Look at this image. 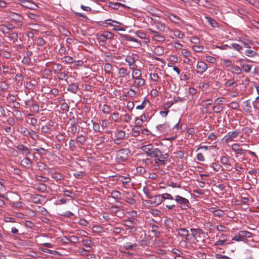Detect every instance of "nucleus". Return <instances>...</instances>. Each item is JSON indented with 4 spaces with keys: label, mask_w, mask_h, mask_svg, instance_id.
<instances>
[{
    "label": "nucleus",
    "mask_w": 259,
    "mask_h": 259,
    "mask_svg": "<svg viewBox=\"0 0 259 259\" xmlns=\"http://www.w3.org/2000/svg\"><path fill=\"white\" fill-rule=\"evenodd\" d=\"M169 155L158 148L152 157L154 158L155 167H159L166 164Z\"/></svg>",
    "instance_id": "f257e3e1"
},
{
    "label": "nucleus",
    "mask_w": 259,
    "mask_h": 259,
    "mask_svg": "<svg viewBox=\"0 0 259 259\" xmlns=\"http://www.w3.org/2000/svg\"><path fill=\"white\" fill-rule=\"evenodd\" d=\"M252 236V233L245 230L240 231L233 238L232 240L235 241H243L246 242L249 238Z\"/></svg>",
    "instance_id": "f03ea898"
},
{
    "label": "nucleus",
    "mask_w": 259,
    "mask_h": 259,
    "mask_svg": "<svg viewBox=\"0 0 259 259\" xmlns=\"http://www.w3.org/2000/svg\"><path fill=\"white\" fill-rule=\"evenodd\" d=\"M114 34L109 31H105L103 33L99 34L97 38V39L100 46H105L106 44V41L108 39H111Z\"/></svg>",
    "instance_id": "7ed1b4c3"
},
{
    "label": "nucleus",
    "mask_w": 259,
    "mask_h": 259,
    "mask_svg": "<svg viewBox=\"0 0 259 259\" xmlns=\"http://www.w3.org/2000/svg\"><path fill=\"white\" fill-rule=\"evenodd\" d=\"M174 199L182 209L186 210L189 208L190 202L188 199L178 195L175 196Z\"/></svg>",
    "instance_id": "20e7f679"
},
{
    "label": "nucleus",
    "mask_w": 259,
    "mask_h": 259,
    "mask_svg": "<svg viewBox=\"0 0 259 259\" xmlns=\"http://www.w3.org/2000/svg\"><path fill=\"white\" fill-rule=\"evenodd\" d=\"M131 154L128 149L124 148L119 150L117 152V159L119 161H125L127 160Z\"/></svg>",
    "instance_id": "39448f33"
},
{
    "label": "nucleus",
    "mask_w": 259,
    "mask_h": 259,
    "mask_svg": "<svg viewBox=\"0 0 259 259\" xmlns=\"http://www.w3.org/2000/svg\"><path fill=\"white\" fill-rule=\"evenodd\" d=\"M141 149L145 153L147 154V156L152 157L158 148L154 147V146L151 144H149L147 145H143L142 146Z\"/></svg>",
    "instance_id": "423d86ee"
},
{
    "label": "nucleus",
    "mask_w": 259,
    "mask_h": 259,
    "mask_svg": "<svg viewBox=\"0 0 259 259\" xmlns=\"http://www.w3.org/2000/svg\"><path fill=\"white\" fill-rule=\"evenodd\" d=\"M239 134L240 132L239 131L230 132L223 137V140L226 143H228L233 141L234 138H237L239 135Z\"/></svg>",
    "instance_id": "0eeeda50"
},
{
    "label": "nucleus",
    "mask_w": 259,
    "mask_h": 259,
    "mask_svg": "<svg viewBox=\"0 0 259 259\" xmlns=\"http://www.w3.org/2000/svg\"><path fill=\"white\" fill-rule=\"evenodd\" d=\"M146 201L152 206H157L161 204L162 202L161 196L160 195H156L155 196L152 195L150 199L149 200H146Z\"/></svg>",
    "instance_id": "6e6552de"
},
{
    "label": "nucleus",
    "mask_w": 259,
    "mask_h": 259,
    "mask_svg": "<svg viewBox=\"0 0 259 259\" xmlns=\"http://www.w3.org/2000/svg\"><path fill=\"white\" fill-rule=\"evenodd\" d=\"M18 3L22 7L32 10H35L37 8V5L32 1L28 0H19Z\"/></svg>",
    "instance_id": "1a4fd4ad"
},
{
    "label": "nucleus",
    "mask_w": 259,
    "mask_h": 259,
    "mask_svg": "<svg viewBox=\"0 0 259 259\" xmlns=\"http://www.w3.org/2000/svg\"><path fill=\"white\" fill-rule=\"evenodd\" d=\"M192 235L194 237L196 241H199L202 239L201 235L203 234V231L200 228H191L190 229Z\"/></svg>",
    "instance_id": "9d476101"
},
{
    "label": "nucleus",
    "mask_w": 259,
    "mask_h": 259,
    "mask_svg": "<svg viewBox=\"0 0 259 259\" xmlns=\"http://www.w3.org/2000/svg\"><path fill=\"white\" fill-rule=\"evenodd\" d=\"M136 59L135 57L132 56L127 55L125 58V61L127 63L130 69H135L138 67V66L136 64Z\"/></svg>",
    "instance_id": "9b49d317"
},
{
    "label": "nucleus",
    "mask_w": 259,
    "mask_h": 259,
    "mask_svg": "<svg viewBox=\"0 0 259 259\" xmlns=\"http://www.w3.org/2000/svg\"><path fill=\"white\" fill-rule=\"evenodd\" d=\"M177 231L178 235L182 237V239H185L187 241L190 240V238H189L190 235L188 230L185 228H179L177 229Z\"/></svg>",
    "instance_id": "f8f14e48"
},
{
    "label": "nucleus",
    "mask_w": 259,
    "mask_h": 259,
    "mask_svg": "<svg viewBox=\"0 0 259 259\" xmlns=\"http://www.w3.org/2000/svg\"><path fill=\"white\" fill-rule=\"evenodd\" d=\"M197 73L202 74L207 69L206 64L203 61L198 62L196 65Z\"/></svg>",
    "instance_id": "ddd939ff"
},
{
    "label": "nucleus",
    "mask_w": 259,
    "mask_h": 259,
    "mask_svg": "<svg viewBox=\"0 0 259 259\" xmlns=\"http://www.w3.org/2000/svg\"><path fill=\"white\" fill-rule=\"evenodd\" d=\"M16 147L23 155L27 156L30 154L31 149L23 144H19Z\"/></svg>",
    "instance_id": "4468645a"
},
{
    "label": "nucleus",
    "mask_w": 259,
    "mask_h": 259,
    "mask_svg": "<svg viewBox=\"0 0 259 259\" xmlns=\"http://www.w3.org/2000/svg\"><path fill=\"white\" fill-rule=\"evenodd\" d=\"M139 222L135 218H129L124 221V226L130 229L134 225H138Z\"/></svg>",
    "instance_id": "2eb2a0df"
},
{
    "label": "nucleus",
    "mask_w": 259,
    "mask_h": 259,
    "mask_svg": "<svg viewBox=\"0 0 259 259\" xmlns=\"http://www.w3.org/2000/svg\"><path fill=\"white\" fill-rule=\"evenodd\" d=\"M21 165L26 169L31 168L33 166V161L28 157H25L20 162Z\"/></svg>",
    "instance_id": "dca6fc26"
},
{
    "label": "nucleus",
    "mask_w": 259,
    "mask_h": 259,
    "mask_svg": "<svg viewBox=\"0 0 259 259\" xmlns=\"http://www.w3.org/2000/svg\"><path fill=\"white\" fill-rule=\"evenodd\" d=\"M156 128L161 133L165 134L168 133L170 130V126L167 123L159 124L156 126Z\"/></svg>",
    "instance_id": "f3484780"
},
{
    "label": "nucleus",
    "mask_w": 259,
    "mask_h": 259,
    "mask_svg": "<svg viewBox=\"0 0 259 259\" xmlns=\"http://www.w3.org/2000/svg\"><path fill=\"white\" fill-rule=\"evenodd\" d=\"M79 90V84L78 83H72L68 85L67 88V91L72 93L77 94Z\"/></svg>",
    "instance_id": "a211bd4d"
},
{
    "label": "nucleus",
    "mask_w": 259,
    "mask_h": 259,
    "mask_svg": "<svg viewBox=\"0 0 259 259\" xmlns=\"http://www.w3.org/2000/svg\"><path fill=\"white\" fill-rule=\"evenodd\" d=\"M130 74V72L125 68L122 67L118 69V78H123L126 77Z\"/></svg>",
    "instance_id": "6ab92c4d"
},
{
    "label": "nucleus",
    "mask_w": 259,
    "mask_h": 259,
    "mask_svg": "<svg viewBox=\"0 0 259 259\" xmlns=\"http://www.w3.org/2000/svg\"><path fill=\"white\" fill-rule=\"evenodd\" d=\"M243 109L246 113H250L252 111V107L249 100H246L243 103Z\"/></svg>",
    "instance_id": "aec40b11"
},
{
    "label": "nucleus",
    "mask_w": 259,
    "mask_h": 259,
    "mask_svg": "<svg viewBox=\"0 0 259 259\" xmlns=\"http://www.w3.org/2000/svg\"><path fill=\"white\" fill-rule=\"evenodd\" d=\"M118 180L122 182L124 187L127 188L131 179L128 177L119 176Z\"/></svg>",
    "instance_id": "412c9836"
},
{
    "label": "nucleus",
    "mask_w": 259,
    "mask_h": 259,
    "mask_svg": "<svg viewBox=\"0 0 259 259\" xmlns=\"http://www.w3.org/2000/svg\"><path fill=\"white\" fill-rule=\"evenodd\" d=\"M210 210V211L212 212L213 214L215 216L222 217L225 214V212L223 210L216 209L214 207H211Z\"/></svg>",
    "instance_id": "4be33fe9"
},
{
    "label": "nucleus",
    "mask_w": 259,
    "mask_h": 259,
    "mask_svg": "<svg viewBox=\"0 0 259 259\" xmlns=\"http://www.w3.org/2000/svg\"><path fill=\"white\" fill-rule=\"evenodd\" d=\"M224 86L226 88H229V87H233V88H236L237 87V84L236 82L234 80V78L228 79L227 81H226V82L224 83Z\"/></svg>",
    "instance_id": "5701e85b"
},
{
    "label": "nucleus",
    "mask_w": 259,
    "mask_h": 259,
    "mask_svg": "<svg viewBox=\"0 0 259 259\" xmlns=\"http://www.w3.org/2000/svg\"><path fill=\"white\" fill-rule=\"evenodd\" d=\"M154 26L156 27V28L160 31H163L165 30V25L159 21H154Z\"/></svg>",
    "instance_id": "b1692460"
},
{
    "label": "nucleus",
    "mask_w": 259,
    "mask_h": 259,
    "mask_svg": "<svg viewBox=\"0 0 259 259\" xmlns=\"http://www.w3.org/2000/svg\"><path fill=\"white\" fill-rule=\"evenodd\" d=\"M133 70L132 71V77L134 79L137 77H140L142 76V72L140 69H138V67L135 69H131Z\"/></svg>",
    "instance_id": "393cba45"
},
{
    "label": "nucleus",
    "mask_w": 259,
    "mask_h": 259,
    "mask_svg": "<svg viewBox=\"0 0 259 259\" xmlns=\"http://www.w3.org/2000/svg\"><path fill=\"white\" fill-rule=\"evenodd\" d=\"M137 244L131 242H125L123 244V248L126 250H132L134 247H137Z\"/></svg>",
    "instance_id": "a878e982"
},
{
    "label": "nucleus",
    "mask_w": 259,
    "mask_h": 259,
    "mask_svg": "<svg viewBox=\"0 0 259 259\" xmlns=\"http://www.w3.org/2000/svg\"><path fill=\"white\" fill-rule=\"evenodd\" d=\"M205 19H206L207 22L209 23L210 25L212 28H216L219 26L218 23L213 19V18L210 17H205Z\"/></svg>",
    "instance_id": "bb28decb"
},
{
    "label": "nucleus",
    "mask_w": 259,
    "mask_h": 259,
    "mask_svg": "<svg viewBox=\"0 0 259 259\" xmlns=\"http://www.w3.org/2000/svg\"><path fill=\"white\" fill-rule=\"evenodd\" d=\"M10 17L12 20L17 21L19 24H20L21 25L22 24V17L19 14L15 13H13L12 14H11Z\"/></svg>",
    "instance_id": "cd10ccee"
},
{
    "label": "nucleus",
    "mask_w": 259,
    "mask_h": 259,
    "mask_svg": "<svg viewBox=\"0 0 259 259\" xmlns=\"http://www.w3.org/2000/svg\"><path fill=\"white\" fill-rule=\"evenodd\" d=\"M64 239L71 243H76L78 242L79 238L76 236H70L69 237H64Z\"/></svg>",
    "instance_id": "c85d7f7f"
},
{
    "label": "nucleus",
    "mask_w": 259,
    "mask_h": 259,
    "mask_svg": "<svg viewBox=\"0 0 259 259\" xmlns=\"http://www.w3.org/2000/svg\"><path fill=\"white\" fill-rule=\"evenodd\" d=\"M109 6L112 9L117 10L120 7H125V6L124 4H122L120 3L116 2V3H109Z\"/></svg>",
    "instance_id": "c756f323"
},
{
    "label": "nucleus",
    "mask_w": 259,
    "mask_h": 259,
    "mask_svg": "<svg viewBox=\"0 0 259 259\" xmlns=\"http://www.w3.org/2000/svg\"><path fill=\"white\" fill-rule=\"evenodd\" d=\"M131 232H138L141 233H142L141 236H142L143 234H144V235H146L145 232L142 230V228L140 227H139L138 225H135L131 227V228L130 229Z\"/></svg>",
    "instance_id": "7c9ffc66"
},
{
    "label": "nucleus",
    "mask_w": 259,
    "mask_h": 259,
    "mask_svg": "<svg viewBox=\"0 0 259 259\" xmlns=\"http://www.w3.org/2000/svg\"><path fill=\"white\" fill-rule=\"evenodd\" d=\"M125 136V133L124 131L121 130L117 131L114 134V137L120 140L124 139Z\"/></svg>",
    "instance_id": "2f4dec72"
},
{
    "label": "nucleus",
    "mask_w": 259,
    "mask_h": 259,
    "mask_svg": "<svg viewBox=\"0 0 259 259\" xmlns=\"http://www.w3.org/2000/svg\"><path fill=\"white\" fill-rule=\"evenodd\" d=\"M92 230L93 232L99 234L104 232V228L99 225H94L92 228Z\"/></svg>",
    "instance_id": "473e14b6"
},
{
    "label": "nucleus",
    "mask_w": 259,
    "mask_h": 259,
    "mask_svg": "<svg viewBox=\"0 0 259 259\" xmlns=\"http://www.w3.org/2000/svg\"><path fill=\"white\" fill-rule=\"evenodd\" d=\"M217 136L213 133H210L208 135V138L206 141V143L209 144H211V142L215 140Z\"/></svg>",
    "instance_id": "72a5a7b5"
},
{
    "label": "nucleus",
    "mask_w": 259,
    "mask_h": 259,
    "mask_svg": "<svg viewBox=\"0 0 259 259\" xmlns=\"http://www.w3.org/2000/svg\"><path fill=\"white\" fill-rule=\"evenodd\" d=\"M109 118L114 122H119L120 119L119 114L118 112H114L110 116Z\"/></svg>",
    "instance_id": "f704fd0d"
},
{
    "label": "nucleus",
    "mask_w": 259,
    "mask_h": 259,
    "mask_svg": "<svg viewBox=\"0 0 259 259\" xmlns=\"http://www.w3.org/2000/svg\"><path fill=\"white\" fill-rule=\"evenodd\" d=\"M91 122L93 123V128L94 132L103 133V132L100 130L101 127L99 123L95 122L93 120H92Z\"/></svg>",
    "instance_id": "c9c22d12"
},
{
    "label": "nucleus",
    "mask_w": 259,
    "mask_h": 259,
    "mask_svg": "<svg viewBox=\"0 0 259 259\" xmlns=\"http://www.w3.org/2000/svg\"><path fill=\"white\" fill-rule=\"evenodd\" d=\"M142 128L134 126L132 129V135L134 137H137L140 135Z\"/></svg>",
    "instance_id": "e433bc0d"
},
{
    "label": "nucleus",
    "mask_w": 259,
    "mask_h": 259,
    "mask_svg": "<svg viewBox=\"0 0 259 259\" xmlns=\"http://www.w3.org/2000/svg\"><path fill=\"white\" fill-rule=\"evenodd\" d=\"M68 132H71L73 134H75L78 130L77 126L75 123H71L70 126L68 127Z\"/></svg>",
    "instance_id": "4c0bfd02"
},
{
    "label": "nucleus",
    "mask_w": 259,
    "mask_h": 259,
    "mask_svg": "<svg viewBox=\"0 0 259 259\" xmlns=\"http://www.w3.org/2000/svg\"><path fill=\"white\" fill-rule=\"evenodd\" d=\"M39 249L44 252L50 253L53 255H57L58 254V251L56 250H50L46 248L40 247Z\"/></svg>",
    "instance_id": "58836bf2"
},
{
    "label": "nucleus",
    "mask_w": 259,
    "mask_h": 259,
    "mask_svg": "<svg viewBox=\"0 0 259 259\" xmlns=\"http://www.w3.org/2000/svg\"><path fill=\"white\" fill-rule=\"evenodd\" d=\"M111 197L115 199H120L121 198V193L119 191L114 190L111 193Z\"/></svg>",
    "instance_id": "ea45409f"
},
{
    "label": "nucleus",
    "mask_w": 259,
    "mask_h": 259,
    "mask_svg": "<svg viewBox=\"0 0 259 259\" xmlns=\"http://www.w3.org/2000/svg\"><path fill=\"white\" fill-rule=\"evenodd\" d=\"M244 54H245L246 56L249 57H253L257 55V53L255 51L249 49L246 50L245 51Z\"/></svg>",
    "instance_id": "a19ab883"
},
{
    "label": "nucleus",
    "mask_w": 259,
    "mask_h": 259,
    "mask_svg": "<svg viewBox=\"0 0 259 259\" xmlns=\"http://www.w3.org/2000/svg\"><path fill=\"white\" fill-rule=\"evenodd\" d=\"M51 177L54 180L58 181L63 179V176L59 172H53L51 174Z\"/></svg>",
    "instance_id": "79ce46f5"
},
{
    "label": "nucleus",
    "mask_w": 259,
    "mask_h": 259,
    "mask_svg": "<svg viewBox=\"0 0 259 259\" xmlns=\"http://www.w3.org/2000/svg\"><path fill=\"white\" fill-rule=\"evenodd\" d=\"M173 33L175 36L178 37L179 38L182 39L185 36L184 33H183L181 31L178 29H175L173 31Z\"/></svg>",
    "instance_id": "37998d69"
},
{
    "label": "nucleus",
    "mask_w": 259,
    "mask_h": 259,
    "mask_svg": "<svg viewBox=\"0 0 259 259\" xmlns=\"http://www.w3.org/2000/svg\"><path fill=\"white\" fill-rule=\"evenodd\" d=\"M76 141L81 145H83L87 141V138L83 135H80L76 137Z\"/></svg>",
    "instance_id": "c03bdc74"
},
{
    "label": "nucleus",
    "mask_w": 259,
    "mask_h": 259,
    "mask_svg": "<svg viewBox=\"0 0 259 259\" xmlns=\"http://www.w3.org/2000/svg\"><path fill=\"white\" fill-rule=\"evenodd\" d=\"M103 113L109 114L111 112V107L107 104H104L102 109Z\"/></svg>",
    "instance_id": "a18cd8bd"
},
{
    "label": "nucleus",
    "mask_w": 259,
    "mask_h": 259,
    "mask_svg": "<svg viewBox=\"0 0 259 259\" xmlns=\"http://www.w3.org/2000/svg\"><path fill=\"white\" fill-rule=\"evenodd\" d=\"M135 82L138 86H142L145 84V80L140 77H137L134 79Z\"/></svg>",
    "instance_id": "49530a36"
},
{
    "label": "nucleus",
    "mask_w": 259,
    "mask_h": 259,
    "mask_svg": "<svg viewBox=\"0 0 259 259\" xmlns=\"http://www.w3.org/2000/svg\"><path fill=\"white\" fill-rule=\"evenodd\" d=\"M41 131L44 134H50L51 130L48 125H43L41 127Z\"/></svg>",
    "instance_id": "de8ad7c7"
},
{
    "label": "nucleus",
    "mask_w": 259,
    "mask_h": 259,
    "mask_svg": "<svg viewBox=\"0 0 259 259\" xmlns=\"http://www.w3.org/2000/svg\"><path fill=\"white\" fill-rule=\"evenodd\" d=\"M36 189L38 191L44 192L47 190V186L45 184L40 183L37 185Z\"/></svg>",
    "instance_id": "09e8293b"
},
{
    "label": "nucleus",
    "mask_w": 259,
    "mask_h": 259,
    "mask_svg": "<svg viewBox=\"0 0 259 259\" xmlns=\"http://www.w3.org/2000/svg\"><path fill=\"white\" fill-rule=\"evenodd\" d=\"M29 134V137H30L33 140L36 141L39 139V136L35 131H30Z\"/></svg>",
    "instance_id": "8fccbe9b"
},
{
    "label": "nucleus",
    "mask_w": 259,
    "mask_h": 259,
    "mask_svg": "<svg viewBox=\"0 0 259 259\" xmlns=\"http://www.w3.org/2000/svg\"><path fill=\"white\" fill-rule=\"evenodd\" d=\"M64 195L66 197H69L71 198H73L75 195V194L73 192V191H70L69 190H65L63 191Z\"/></svg>",
    "instance_id": "3c124183"
},
{
    "label": "nucleus",
    "mask_w": 259,
    "mask_h": 259,
    "mask_svg": "<svg viewBox=\"0 0 259 259\" xmlns=\"http://www.w3.org/2000/svg\"><path fill=\"white\" fill-rule=\"evenodd\" d=\"M153 39L159 42H164L165 40V38L164 36L160 35L159 33L157 35L153 36Z\"/></svg>",
    "instance_id": "603ef678"
},
{
    "label": "nucleus",
    "mask_w": 259,
    "mask_h": 259,
    "mask_svg": "<svg viewBox=\"0 0 259 259\" xmlns=\"http://www.w3.org/2000/svg\"><path fill=\"white\" fill-rule=\"evenodd\" d=\"M9 87V85L5 81H1L0 82V88L2 91L4 92L7 90Z\"/></svg>",
    "instance_id": "864d4df0"
},
{
    "label": "nucleus",
    "mask_w": 259,
    "mask_h": 259,
    "mask_svg": "<svg viewBox=\"0 0 259 259\" xmlns=\"http://www.w3.org/2000/svg\"><path fill=\"white\" fill-rule=\"evenodd\" d=\"M188 99L187 96H185L184 98L180 97H175L174 98V101L175 103L183 102Z\"/></svg>",
    "instance_id": "5fc2aeb1"
},
{
    "label": "nucleus",
    "mask_w": 259,
    "mask_h": 259,
    "mask_svg": "<svg viewBox=\"0 0 259 259\" xmlns=\"http://www.w3.org/2000/svg\"><path fill=\"white\" fill-rule=\"evenodd\" d=\"M105 138L104 136L99 137L95 140V143L97 145H99L105 142Z\"/></svg>",
    "instance_id": "6e6d98bb"
},
{
    "label": "nucleus",
    "mask_w": 259,
    "mask_h": 259,
    "mask_svg": "<svg viewBox=\"0 0 259 259\" xmlns=\"http://www.w3.org/2000/svg\"><path fill=\"white\" fill-rule=\"evenodd\" d=\"M112 66L109 63H105L104 65V71L106 73L109 74L112 69Z\"/></svg>",
    "instance_id": "4d7b16f0"
},
{
    "label": "nucleus",
    "mask_w": 259,
    "mask_h": 259,
    "mask_svg": "<svg viewBox=\"0 0 259 259\" xmlns=\"http://www.w3.org/2000/svg\"><path fill=\"white\" fill-rule=\"evenodd\" d=\"M161 196L162 202L164 199H169V200H174V197L168 193H164L162 195H160Z\"/></svg>",
    "instance_id": "13d9d810"
},
{
    "label": "nucleus",
    "mask_w": 259,
    "mask_h": 259,
    "mask_svg": "<svg viewBox=\"0 0 259 259\" xmlns=\"http://www.w3.org/2000/svg\"><path fill=\"white\" fill-rule=\"evenodd\" d=\"M217 238H219V239L225 241L226 242L228 241L227 240V235L223 233H218L216 235Z\"/></svg>",
    "instance_id": "bf43d9fd"
},
{
    "label": "nucleus",
    "mask_w": 259,
    "mask_h": 259,
    "mask_svg": "<svg viewBox=\"0 0 259 259\" xmlns=\"http://www.w3.org/2000/svg\"><path fill=\"white\" fill-rule=\"evenodd\" d=\"M122 38H124L125 40H126L137 42H138V40L137 38L127 35H123Z\"/></svg>",
    "instance_id": "052dcab7"
},
{
    "label": "nucleus",
    "mask_w": 259,
    "mask_h": 259,
    "mask_svg": "<svg viewBox=\"0 0 259 259\" xmlns=\"http://www.w3.org/2000/svg\"><path fill=\"white\" fill-rule=\"evenodd\" d=\"M211 166L215 171L219 170L221 168H223L222 166L220 163H219L218 162L212 163L211 164Z\"/></svg>",
    "instance_id": "680f3d73"
},
{
    "label": "nucleus",
    "mask_w": 259,
    "mask_h": 259,
    "mask_svg": "<svg viewBox=\"0 0 259 259\" xmlns=\"http://www.w3.org/2000/svg\"><path fill=\"white\" fill-rule=\"evenodd\" d=\"M149 103L148 100H144L140 105L137 106L136 109L138 110L143 109L146 107V104Z\"/></svg>",
    "instance_id": "e2e57ef3"
},
{
    "label": "nucleus",
    "mask_w": 259,
    "mask_h": 259,
    "mask_svg": "<svg viewBox=\"0 0 259 259\" xmlns=\"http://www.w3.org/2000/svg\"><path fill=\"white\" fill-rule=\"evenodd\" d=\"M205 60L208 63L213 64L216 62L217 60L215 57L210 56H206Z\"/></svg>",
    "instance_id": "0e129e2a"
},
{
    "label": "nucleus",
    "mask_w": 259,
    "mask_h": 259,
    "mask_svg": "<svg viewBox=\"0 0 259 259\" xmlns=\"http://www.w3.org/2000/svg\"><path fill=\"white\" fill-rule=\"evenodd\" d=\"M12 207L16 209H19L22 207V202L19 201L13 202L12 204Z\"/></svg>",
    "instance_id": "69168bd1"
},
{
    "label": "nucleus",
    "mask_w": 259,
    "mask_h": 259,
    "mask_svg": "<svg viewBox=\"0 0 259 259\" xmlns=\"http://www.w3.org/2000/svg\"><path fill=\"white\" fill-rule=\"evenodd\" d=\"M136 34L138 37H139L142 39H144L146 37V33L144 32H143L142 30L137 31L136 32Z\"/></svg>",
    "instance_id": "338daca9"
},
{
    "label": "nucleus",
    "mask_w": 259,
    "mask_h": 259,
    "mask_svg": "<svg viewBox=\"0 0 259 259\" xmlns=\"http://www.w3.org/2000/svg\"><path fill=\"white\" fill-rule=\"evenodd\" d=\"M30 131L26 127L21 128V134L26 137H28Z\"/></svg>",
    "instance_id": "774afa93"
}]
</instances>
